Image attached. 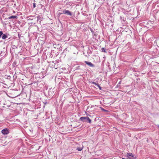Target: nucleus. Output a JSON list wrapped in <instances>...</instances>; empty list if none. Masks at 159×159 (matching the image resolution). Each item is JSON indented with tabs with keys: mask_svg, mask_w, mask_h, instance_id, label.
Listing matches in <instances>:
<instances>
[{
	"mask_svg": "<svg viewBox=\"0 0 159 159\" xmlns=\"http://www.w3.org/2000/svg\"><path fill=\"white\" fill-rule=\"evenodd\" d=\"M80 120L83 122H86L87 121L88 123H91V119L88 116L81 117L80 118Z\"/></svg>",
	"mask_w": 159,
	"mask_h": 159,
	"instance_id": "nucleus-1",
	"label": "nucleus"
},
{
	"mask_svg": "<svg viewBox=\"0 0 159 159\" xmlns=\"http://www.w3.org/2000/svg\"><path fill=\"white\" fill-rule=\"evenodd\" d=\"M2 133L6 135L8 134L9 133V130L7 128H5L2 130Z\"/></svg>",
	"mask_w": 159,
	"mask_h": 159,
	"instance_id": "nucleus-2",
	"label": "nucleus"
},
{
	"mask_svg": "<svg viewBox=\"0 0 159 159\" xmlns=\"http://www.w3.org/2000/svg\"><path fill=\"white\" fill-rule=\"evenodd\" d=\"M65 14L67 15H68L71 16L72 15V13L69 10H64L63 11V12L62 13H61V14Z\"/></svg>",
	"mask_w": 159,
	"mask_h": 159,
	"instance_id": "nucleus-3",
	"label": "nucleus"
},
{
	"mask_svg": "<svg viewBox=\"0 0 159 159\" xmlns=\"http://www.w3.org/2000/svg\"><path fill=\"white\" fill-rule=\"evenodd\" d=\"M127 159H136L135 157H134L132 153H127Z\"/></svg>",
	"mask_w": 159,
	"mask_h": 159,
	"instance_id": "nucleus-4",
	"label": "nucleus"
},
{
	"mask_svg": "<svg viewBox=\"0 0 159 159\" xmlns=\"http://www.w3.org/2000/svg\"><path fill=\"white\" fill-rule=\"evenodd\" d=\"M85 63L88 66H91V67H93L94 66V65L92 63L89 61H85Z\"/></svg>",
	"mask_w": 159,
	"mask_h": 159,
	"instance_id": "nucleus-5",
	"label": "nucleus"
},
{
	"mask_svg": "<svg viewBox=\"0 0 159 159\" xmlns=\"http://www.w3.org/2000/svg\"><path fill=\"white\" fill-rule=\"evenodd\" d=\"M17 18V16H11L9 17L8 18V19H15V18Z\"/></svg>",
	"mask_w": 159,
	"mask_h": 159,
	"instance_id": "nucleus-6",
	"label": "nucleus"
},
{
	"mask_svg": "<svg viewBox=\"0 0 159 159\" xmlns=\"http://www.w3.org/2000/svg\"><path fill=\"white\" fill-rule=\"evenodd\" d=\"M92 83L96 85L98 88H99L100 89H101V87L99 84H97L96 83L94 82H92Z\"/></svg>",
	"mask_w": 159,
	"mask_h": 159,
	"instance_id": "nucleus-7",
	"label": "nucleus"
},
{
	"mask_svg": "<svg viewBox=\"0 0 159 159\" xmlns=\"http://www.w3.org/2000/svg\"><path fill=\"white\" fill-rule=\"evenodd\" d=\"M2 39H4L7 38V36L5 34H2Z\"/></svg>",
	"mask_w": 159,
	"mask_h": 159,
	"instance_id": "nucleus-8",
	"label": "nucleus"
},
{
	"mask_svg": "<svg viewBox=\"0 0 159 159\" xmlns=\"http://www.w3.org/2000/svg\"><path fill=\"white\" fill-rule=\"evenodd\" d=\"M83 149V148L81 147H79L77 148V150L80 151H81Z\"/></svg>",
	"mask_w": 159,
	"mask_h": 159,
	"instance_id": "nucleus-9",
	"label": "nucleus"
},
{
	"mask_svg": "<svg viewBox=\"0 0 159 159\" xmlns=\"http://www.w3.org/2000/svg\"><path fill=\"white\" fill-rule=\"evenodd\" d=\"M101 49L102 50V52H106V50H105V49L104 48H102Z\"/></svg>",
	"mask_w": 159,
	"mask_h": 159,
	"instance_id": "nucleus-10",
	"label": "nucleus"
},
{
	"mask_svg": "<svg viewBox=\"0 0 159 159\" xmlns=\"http://www.w3.org/2000/svg\"><path fill=\"white\" fill-rule=\"evenodd\" d=\"M3 34V33L2 31H0V38L1 37L2 35Z\"/></svg>",
	"mask_w": 159,
	"mask_h": 159,
	"instance_id": "nucleus-11",
	"label": "nucleus"
},
{
	"mask_svg": "<svg viewBox=\"0 0 159 159\" xmlns=\"http://www.w3.org/2000/svg\"><path fill=\"white\" fill-rule=\"evenodd\" d=\"M101 110L104 111H107L103 109V108H101Z\"/></svg>",
	"mask_w": 159,
	"mask_h": 159,
	"instance_id": "nucleus-12",
	"label": "nucleus"
},
{
	"mask_svg": "<svg viewBox=\"0 0 159 159\" xmlns=\"http://www.w3.org/2000/svg\"><path fill=\"white\" fill-rule=\"evenodd\" d=\"M36 7V5L35 3H34L33 4V7L34 8H35Z\"/></svg>",
	"mask_w": 159,
	"mask_h": 159,
	"instance_id": "nucleus-13",
	"label": "nucleus"
},
{
	"mask_svg": "<svg viewBox=\"0 0 159 159\" xmlns=\"http://www.w3.org/2000/svg\"><path fill=\"white\" fill-rule=\"evenodd\" d=\"M157 126L159 128V125H158Z\"/></svg>",
	"mask_w": 159,
	"mask_h": 159,
	"instance_id": "nucleus-14",
	"label": "nucleus"
},
{
	"mask_svg": "<svg viewBox=\"0 0 159 159\" xmlns=\"http://www.w3.org/2000/svg\"><path fill=\"white\" fill-rule=\"evenodd\" d=\"M122 159H125V158H122Z\"/></svg>",
	"mask_w": 159,
	"mask_h": 159,
	"instance_id": "nucleus-15",
	"label": "nucleus"
}]
</instances>
